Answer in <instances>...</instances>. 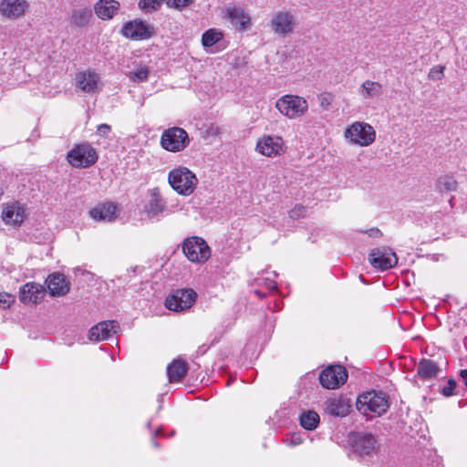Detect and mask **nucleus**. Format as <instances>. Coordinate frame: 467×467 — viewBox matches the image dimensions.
I'll return each mask as SVG.
<instances>
[{"label":"nucleus","instance_id":"obj_5","mask_svg":"<svg viewBox=\"0 0 467 467\" xmlns=\"http://www.w3.org/2000/svg\"><path fill=\"white\" fill-rule=\"evenodd\" d=\"M190 144V138L185 130L171 127L163 130L161 136V146L170 152H180Z\"/></svg>","mask_w":467,"mask_h":467},{"label":"nucleus","instance_id":"obj_25","mask_svg":"<svg viewBox=\"0 0 467 467\" xmlns=\"http://www.w3.org/2000/svg\"><path fill=\"white\" fill-rule=\"evenodd\" d=\"M119 8L116 0H99L94 6L96 15L103 20L110 19Z\"/></svg>","mask_w":467,"mask_h":467},{"label":"nucleus","instance_id":"obj_23","mask_svg":"<svg viewBox=\"0 0 467 467\" xmlns=\"http://www.w3.org/2000/svg\"><path fill=\"white\" fill-rule=\"evenodd\" d=\"M44 296V288L36 283H27L20 289V300L23 303L37 304Z\"/></svg>","mask_w":467,"mask_h":467},{"label":"nucleus","instance_id":"obj_14","mask_svg":"<svg viewBox=\"0 0 467 467\" xmlns=\"http://www.w3.org/2000/svg\"><path fill=\"white\" fill-rule=\"evenodd\" d=\"M101 85L100 76L94 70L87 69L76 75V87L84 93L95 94Z\"/></svg>","mask_w":467,"mask_h":467},{"label":"nucleus","instance_id":"obj_45","mask_svg":"<svg viewBox=\"0 0 467 467\" xmlns=\"http://www.w3.org/2000/svg\"><path fill=\"white\" fill-rule=\"evenodd\" d=\"M368 234L370 237H379L381 235V232L378 228H371L368 231Z\"/></svg>","mask_w":467,"mask_h":467},{"label":"nucleus","instance_id":"obj_7","mask_svg":"<svg viewBox=\"0 0 467 467\" xmlns=\"http://www.w3.org/2000/svg\"><path fill=\"white\" fill-rule=\"evenodd\" d=\"M67 160L73 167L88 168L97 162L98 153L89 143H81L67 152Z\"/></svg>","mask_w":467,"mask_h":467},{"label":"nucleus","instance_id":"obj_41","mask_svg":"<svg viewBox=\"0 0 467 467\" xmlns=\"http://www.w3.org/2000/svg\"><path fill=\"white\" fill-rule=\"evenodd\" d=\"M111 128L108 124H99L97 127V134L102 138H107L110 133Z\"/></svg>","mask_w":467,"mask_h":467},{"label":"nucleus","instance_id":"obj_35","mask_svg":"<svg viewBox=\"0 0 467 467\" xmlns=\"http://www.w3.org/2000/svg\"><path fill=\"white\" fill-rule=\"evenodd\" d=\"M284 443L290 447H295L303 442V438L300 433L294 432L286 435L284 440Z\"/></svg>","mask_w":467,"mask_h":467},{"label":"nucleus","instance_id":"obj_26","mask_svg":"<svg viewBox=\"0 0 467 467\" xmlns=\"http://www.w3.org/2000/svg\"><path fill=\"white\" fill-rule=\"evenodd\" d=\"M187 363L182 359H174L167 367V375L170 382H178L186 375Z\"/></svg>","mask_w":467,"mask_h":467},{"label":"nucleus","instance_id":"obj_47","mask_svg":"<svg viewBox=\"0 0 467 467\" xmlns=\"http://www.w3.org/2000/svg\"><path fill=\"white\" fill-rule=\"evenodd\" d=\"M254 294L257 295L259 297H264L266 296V293L265 292H263L262 290L260 289H255L254 290Z\"/></svg>","mask_w":467,"mask_h":467},{"label":"nucleus","instance_id":"obj_33","mask_svg":"<svg viewBox=\"0 0 467 467\" xmlns=\"http://www.w3.org/2000/svg\"><path fill=\"white\" fill-rule=\"evenodd\" d=\"M457 182L451 175L441 176L437 182V188L440 192H451L456 189Z\"/></svg>","mask_w":467,"mask_h":467},{"label":"nucleus","instance_id":"obj_2","mask_svg":"<svg viewBox=\"0 0 467 467\" xmlns=\"http://www.w3.org/2000/svg\"><path fill=\"white\" fill-rule=\"evenodd\" d=\"M168 182L178 194L190 196L197 187L198 179L187 167L178 166L169 171Z\"/></svg>","mask_w":467,"mask_h":467},{"label":"nucleus","instance_id":"obj_10","mask_svg":"<svg viewBox=\"0 0 467 467\" xmlns=\"http://www.w3.org/2000/svg\"><path fill=\"white\" fill-rule=\"evenodd\" d=\"M348 379V372L343 366H328L319 375V382L323 388L335 389L343 385Z\"/></svg>","mask_w":467,"mask_h":467},{"label":"nucleus","instance_id":"obj_34","mask_svg":"<svg viewBox=\"0 0 467 467\" xmlns=\"http://www.w3.org/2000/svg\"><path fill=\"white\" fill-rule=\"evenodd\" d=\"M163 3V0H140L139 6L146 13L158 10Z\"/></svg>","mask_w":467,"mask_h":467},{"label":"nucleus","instance_id":"obj_21","mask_svg":"<svg viewBox=\"0 0 467 467\" xmlns=\"http://www.w3.org/2000/svg\"><path fill=\"white\" fill-rule=\"evenodd\" d=\"M46 283L49 294L53 296H64L70 288L69 282L67 280L66 276L60 273L49 275Z\"/></svg>","mask_w":467,"mask_h":467},{"label":"nucleus","instance_id":"obj_31","mask_svg":"<svg viewBox=\"0 0 467 467\" xmlns=\"http://www.w3.org/2000/svg\"><path fill=\"white\" fill-rule=\"evenodd\" d=\"M223 38V34L215 28L205 31L202 36V43L205 48L213 47Z\"/></svg>","mask_w":467,"mask_h":467},{"label":"nucleus","instance_id":"obj_49","mask_svg":"<svg viewBox=\"0 0 467 467\" xmlns=\"http://www.w3.org/2000/svg\"><path fill=\"white\" fill-rule=\"evenodd\" d=\"M147 427H148L149 429H150V427H151V420H149V421L147 422Z\"/></svg>","mask_w":467,"mask_h":467},{"label":"nucleus","instance_id":"obj_40","mask_svg":"<svg viewBox=\"0 0 467 467\" xmlns=\"http://www.w3.org/2000/svg\"><path fill=\"white\" fill-rule=\"evenodd\" d=\"M455 388H456V382L454 379H451L448 380L447 385L442 388L441 393L445 397H451L453 395V390Z\"/></svg>","mask_w":467,"mask_h":467},{"label":"nucleus","instance_id":"obj_18","mask_svg":"<svg viewBox=\"0 0 467 467\" xmlns=\"http://www.w3.org/2000/svg\"><path fill=\"white\" fill-rule=\"evenodd\" d=\"M26 216V207L19 202H13L4 206L2 219L6 224L20 225Z\"/></svg>","mask_w":467,"mask_h":467},{"label":"nucleus","instance_id":"obj_29","mask_svg":"<svg viewBox=\"0 0 467 467\" xmlns=\"http://www.w3.org/2000/svg\"><path fill=\"white\" fill-rule=\"evenodd\" d=\"M92 17V11L88 7H83L75 9L72 12L70 20L71 23L78 27H84L88 26Z\"/></svg>","mask_w":467,"mask_h":467},{"label":"nucleus","instance_id":"obj_48","mask_svg":"<svg viewBox=\"0 0 467 467\" xmlns=\"http://www.w3.org/2000/svg\"><path fill=\"white\" fill-rule=\"evenodd\" d=\"M274 311H277L281 309V306L279 303L275 302L274 307H272Z\"/></svg>","mask_w":467,"mask_h":467},{"label":"nucleus","instance_id":"obj_28","mask_svg":"<svg viewBox=\"0 0 467 467\" xmlns=\"http://www.w3.org/2000/svg\"><path fill=\"white\" fill-rule=\"evenodd\" d=\"M359 93L365 99H376L382 94V86L379 82L367 80L361 85Z\"/></svg>","mask_w":467,"mask_h":467},{"label":"nucleus","instance_id":"obj_30","mask_svg":"<svg viewBox=\"0 0 467 467\" xmlns=\"http://www.w3.org/2000/svg\"><path fill=\"white\" fill-rule=\"evenodd\" d=\"M320 418L319 415L313 410H306L301 413L299 417V422L300 425L307 431H313L315 430L318 423H319Z\"/></svg>","mask_w":467,"mask_h":467},{"label":"nucleus","instance_id":"obj_43","mask_svg":"<svg viewBox=\"0 0 467 467\" xmlns=\"http://www.w3.org/2000/svg\"><path fill=\"white\" fill-rule=\"evenodd\" d=\"M331 101H332V97L330 94H327V95H323L321 98H320V105L323 107V108H326L327 109L328 106L331 104Z\"/></svg>","mask_w":467,"mask_h":467},{"label":"nucleus","instance_id":"obj_15","mask_svg":"<svg viewBox=\"0 0 467 467\" xmlns=\"http://www.w3.org/2000/svg\"><path fill=\"white\" fill-rule=\"evenodd\" d=\"M121 33L127 38L142 40L152 36L153 28L141 20H133L123 26Z\"/></svg>","mask_w":467,"mask_h":467},{"label":"nucleus","instance_id":"obj_22","mask_svg":"<svg viewBox=\"0 0 467 467\" xmlns=\"http://www.w3.org/2000/svg\"><path fill=\"white\" fill-rule=\"evenodd\" d=\"M271 26L275 33L285 35L294 27V17L288 12H278L273 16Z\"/></svg>","mask_w":467,"mask_h":467},{"label":"nucleus","instance_id":"obj_24","mask_svg":"<svg viewBox=\"0 0 467 467\" xmlns=\"http://www.w3.org/2000/svg\"><path fill=\"white\" fill-rule=\"evenodd\" d=\"M226 15L232 25L239 30H245L250 25L249 14L241 7H230L227 9Z\"/></svg>","mask_w":467,"mask_h":467},{"label":"nucleus","instance_id":"obj_13","mask_svg":"<svg viewBox=\"0 0 467 467\" xmlns=\"http://www.w3.org/2000/svg\"><path fill=\"white\" fill-rule=\"evenodd\" d=\"M369 262L375 268L385 271L397 265L398 257L392 249L389 247H380L375 248L370 252Z\"/></svg>","mask_w":467,"mask_h":467},{"label":"nucleus","instance_id":"obj_8","mask_svg":"<svg viewBox=\"0 0 467 467\" xmlns=\"http://www.w3.org/2000/svg\"><path fill=\"white\" fill-rule=\"evenodd\" d=\"M197 299L193 289H178L165 300V306L175 312H182L192 307Z\"/></svg>","mask_w":467,"mask_h":467},{"label":"nucleus","instance_id":"obj_17","mask_svg":"<svg viewBox=\"0 0 467 467\" xmlns=\"http://www.w3.org/2000/svg\"><path fill=\"white\" fill-rule=\"evenodd\" d=\"M119 328V323L115 320L102 321L89 329L88 337L90 341L106 340L116 334Z\"/></svg>","mask_w":467,"mask_h":467},{"label":"nucleus","instance_id":"obj_37","mask_svg":"<svg viewBox=\"0 0 467 467\" xmlns=\"http://www.w3.org/2000/svg\"><path fill=\"white\" fill-rule=\"evenodd\" d=\"M444 68L442 66H434L429 72V78L432 80L441 79L444 76Z\"/></svg>","mask_w":467,"mask_h":467},{"label":"nucleus","instance_id":"obj_3","mask_svg":"<svg viewBox=\"0 0 467 467\" xmlns=\"http://www.w3.org/2000/svg\"><path fill=\"white\" fill-rule=\"evenodd\" d=\"M343 136L349 144L368 147L376 140V130L369 123L354 121L345 129Z\"/></svg>","mask_w":467,"mask_h":467},{"label":"nucleus","instance_id":"obj_9","mask_svg":"<svg viewBox=\"0 0 467 467\" xmlns=\"http://www.w3.org/2000/svg\"><path fill=\"white\" fill-rule=\"evenodd\" d=\"M285 149L283 138L276 135H264L260 137L255 147L258 153L269 158L281 156L285 151Z\"/></svg>","mask_w":467,"mask_h":467},{"label":"nucleus","instance_id":"obj_16","mask_svg":"<svg viewBox=\"0 0 467 467\" xmlns=\"http://www.w3.org/2000/svg\"><path fill=\"white\" fill-rule=\"evenodd\" d=\"M28 7L26 0H0V15L9 20L22 17Z\"/></svg>","mask_w":467,"mask_h":467},{"label":"nucleus","instance_id":"obj_39","mask_svg":"<svg viewBox=\"0 0 467 467\" xmlns=\"http://www.w3.org/2000/svg\"><path fill=\"white\" fill-rule=\"evenodd\" d=\"M15 302V296L8 293H0V307L6 309Z\"/></svg>","mask_w":467,"mask_h":467},{"label":"nucleus","instance_id":"obj_38","mask_svg":"<svg viewBox=\"0 0 467 467\" xmlns=\"http://www.w3.org/2000/svg\"><path fill=\"white\" fill-rule=\"evenodd\" d=\"M306 214V209L301 204H296L290 212L289 217L291 219H299L305 217Z\"/></svg>","mask_w":467,"mask_h":467},{"label":"nucleus","instance_id":"obj_12","mask_svg":"<svg viewBox=\"0 0 467 467\" xmlns=\"http://www.w3.org/2000/svg\"><path fill=\"white\" fill-rule=\"evenodd\" d=\"M353 451L360 458L371 456L377 451V440L370 433L358 432L350 437Z\"/></svg>","mask_w":467,"mask_h":467},{"label":"nucleus","instance_id":"obj_27","mask_svg":"<svg viewBox=\"0 0 467 467\" xmlns=\"http://www.w3.org/2000/svg\"><path fill=\"white\" fill-rule=\"evenodd\" d=\"M440 368L437 363L429 358H423L420 361L417 373L418 375L424 379H431L437 377Z\"/></svg>","mask_w":467,"mask_h":467},{"label":"nucleus","instance_id":"obj_19","mask_svg":"<svg viewBox=\"0 0 467 467\" xmlns=\"http://www.w3.org/2000/svg\"><path fill=\"white\" fill-rule=\"evenodd\" d=\"M118 208L110 202H100L89 210V216L96 222L110 223L117 217Z\"/></svg>","mask_w":467,"mask_h":467},{"label":"nucleus","instance_id":"obj_20","mask_svg":"<svg viewBox=\"0 0 467 467\" xmlns=\"http://www.w3.org/2000/svg\"><path fill=\"white\" fill-rule=\"evenodd\" d=\"M349 400L342 396L327 399L324 402L325 411L334 417H345L350 410Z\"/></svg>","mask_w":467,"mask_h":467},{"label":"nucleus","instance_id":"obj_46","mask_svg":"<svg viewBox=\"0 0 467 467\" xmlns=\"http://www.w3.org/2000/svg\"><path fill=\"white\" fill-rule=\"evenodd\" d=\"M460 376H461V377H462V379H463L464 384L467 386V369H462V370H461V372H460Z\"/></svg>","mask_w":467,"mask_h":467},{"label":"nucleus","instance_id":"obj_50","mask_svg":"<svg viewBox=\"0 0 467 467\" xmlns=\"http://www.w3.org/2000/svg\"><path fill=\"white\" fill-rule=\"evenodd\" d=\"M436 467H441L440 465H437Z\"/></svg>","mask_w":467,"mask_h":467},{"label":"nucleus","instance_id":"obj_11","mask_svg":"<svg viewBox=\"0 0 467 467\" xmlns=\"http://www.w3.org/2000/svg\"><path fill=\"white\" fill-rule=\"evenodd\" d=\"M144 212L149 218L158 219L161 216L172 213L174 209L166 205L160 189L155 187L150 191V199L144 206Z\"/></svg>","mask_w":467,"mask_h":467},{"label":"nucleus","instance_id":"obj_42","mask_svg":"<svg viewBox=\"0 0 467 467\" xmlns=\"http://www.w3.org/2000/svg\"><path fill=\"white\" fill-rule=\"evenodd\" d=\"M192 0H168L167 5L175 8H182L187 6Z\"/></svg>","mask_w":467,"mask_h":467},{"label":"nucleus","instance_id":"obj_44","mask_svg":"<svg viewBox=\"0 0 467 467\" xmlns=\"http://www.w3.org/2000/svg\"><path fill=\"white\" fill-rule=\"evenodd\" d=\"M158 436H166L162 431L161 428H158L153 433H152V445L156 448L159 447V443L155 441V438Z\"/></svg>","mask_w":467,"mask_h":467},{"label":"nucleus","instance_id":"obj_32","mask_svg":"<svg viewBox=\"0 0 467 467\" xmlns=\"http://www.w3.org/2000/svg\"><path fill=\"white\" fill-rule=\"evenodd\" d=\"M150 74V69L147 66L140 65L135 70L130 71L127 76L130 80L135 83L146 81Z\"/></svg>","mask_w":467,"mask_h":467},{"label":"nucleus","instance_id":"obj_36","mask_svg":"<svg viewBox=\"0 0 467 467\" xmlns=\"http://www.w3.org/2000/svg\"><path fill=\"white\" fill-rule=\"evenodd\" d=\"M255 282L258 286L265 287L267 291H272L276 288V282L269 277H259Z\"/></svg>","mask_w":467,"mask_h":467},{"label":"nucleus","instance_id":"obj_1","mask_svg":"<svg viewBox=\"0 0 467 467\" xmlns=\"http://www.w3.org/2000/svg\"><path fill=\"white\" fill-rule=\"evenodd\" d=\"M389 407L388 397L382 391L371 390L358 397L357 409L365 416L384 414Z\"/></svg>","mask_w":467,"mask_h":467},{"label":"nucleus","instance_id":"obj_6","mask_svg":"<svg viewBox=\"0 0 467 467\" xmlns=\"http://www.w3.org/2000/svg\"><path fill=\"white\" fill-rule=\"evenodd\" d=\"M275 108L288 119L303 116L308 109L307 101L296 95H285L277 99Z\"/></svg>","mask_w":467,"mask_h":467},{"label":"nucleus","instance_id":"obj_4","mask_svg":"<svg viewBox=\"0 0 467 467\" xmlns=\"http://www.w3.org/2000/svg\"><path fill=\"white\" fill-rule=\"evenodd\" d=\"M182 249L186 258L195 264H203L211 257V248L207 242L199 236H190L183 240Z\"/></svg>","mask_w":467,"mask_h":467}]
</instances>
